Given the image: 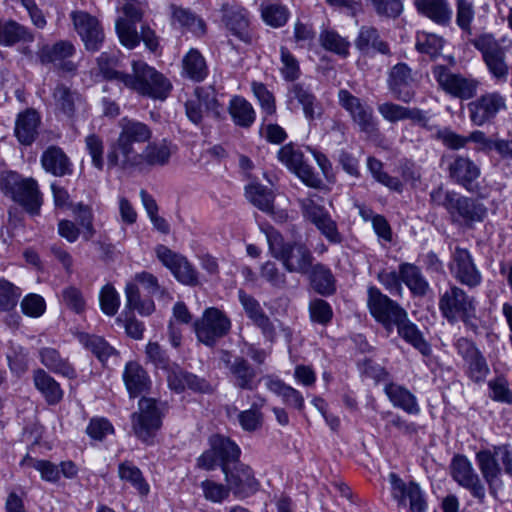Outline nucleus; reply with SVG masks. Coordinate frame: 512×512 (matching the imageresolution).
Instances as JSON below:
<instances>
[{"label":"nucleus","instance_id":"nucleus-1","mask_svg":"<svg viewBox=\"0 0 512 512\" xmlns=\"http://www.w3.org/2000/svg\"><path fill=\"white\" fill-rule=\"evenodd\" d=\"M431 200L443 207L453 225L465 229H473L477 223H482L488 217V208L476 198L461 194L455 190L442 188L430 193Z\"/></svg>","mask_w":512,"mask_h":512},{"label":"nucleus","instance_id":"nucleus-2","mask_svg":"<svg viewBox=\"0 0 512 512\" xmlns=\"http://www.w3.org/2000/svg\"><path fill=\"white\" fill-rule=\"evenodd\" d=\"M167 403L160 398L142 396L138 399L137 410L130 415L134 437L147 447L156 444V438L164 425Z\"/></svg>","mask_w":512,"mask_h":512},{"label":"nucleus","instance_id":"nucleus-3","mask_svg":"<svg viewBox=\"0 0 512 512\" xmlns=\"http://www.w3.org/2000/svg\"><path fill=\"white\" fill-rule=\"evenodd\" d=\"M439 312L443 319L450 325L462 323L467 330L476 332L477 325V301L464 289L450 285L438 300Z\"/></svg>","mask_w":512,"mask_h":512},{"label":"nucleus","instance_id":"nucleus-4","mask_svg":"<svg viewBox=\"0 0 512 512\" xmlns=\"http://www.w3.org/2000/svg\"><path fill=\"white\" fill-rule=\"evenodd\" d=\"M131 68L124 87L153 100L164 101L169 97L173 85L162 72L143 60H133Z\"/></svg>","mask_w":512,"mask_h":512},{"label":"nucleus","instance_id":"nucleus-5","mask_svg":"<svg viewBox=\"0 0 512 512\" xmlns=\"http://www.w3.org/2000/svg\"><path fill=\"white\" fill-rule=\"evenodd\" d=\"M242 449L230 436L214 432L207 438V448L196 458L195 468L212 472L217 469L223 473L241 460Z\"/></svg>","mask_w":512,"mask_h":512},{"label":"nucleus","instance_id":"nucleus-6","mask_svg":"<svg viewBox=\"0 0 512 512\" xmlns=\"http://www.w3.org/2000/svg\"><path fill=\"white\" fill-rule=\"evenodd\" d=\"M469 43L481 53L482 60L492 79L506 82L509 66L506 62V52L492 33H481L469 40Z\"/></svg>","mask_w":512,"mask_h":512},{"label":"nucleus","instance_id":"nucleus-7","mask_svg":"<svg viewBox=\"0 0 512 512\" xmlns=\"http://www.w3.org/2000/svg\"><path fill=\"white\" fill-rule=\"evenodd\" d=\"M338 103L349 114L361 133L369 137L379 135V120L373 108L347 89L338 91Z\"/></svg>","mask_w":512,"mask_h":512},{"label":"nucleus","instance_id":"nucleus-8","mask_svg":"<svg viewBox=\"0 0 512 512\" xmlns=\"http://www.w3.org/2000/svg\"><path fill=\"white\" fill-rule=\"evenodd\" d=\"M367 294V307L370 315L387 331H392L394 324L405 317L406 310L397 301L382 293L375 285L368 287Z\"/></svg>","mask_w":512,"mask_h":512},{"label":"nucleus","instance_id":"nucleus-9","mask_svg":"<svg viewBox=\"0 0 512 512\" xmlns=\"http://www.w3.org/2000/svg\"><path fill=\"white\" fill-rule=\"evenodd\" d=\"M454 348L463 360L464 375L474 384H484L491 371L476 343L470 338L459 337L454 342Z\"/></svg>","mask_w":512,"mask_h":512},{"label":"nucleus","instance_id":"nucleus-10","mask_svg":"<svg viewBox=\"0 0 512 512\" xmlns=\"http://www.w3.org/2000/svg\"><path fill=\"white\" fill-rule=\"evenodd\" d=\"M155 255L177 282L182 285L195 287L200 284L199 272L188 258L164 244L155 247Z\"/></svg>","mask_w":512,"mask_h":512},{"label":"nucleus","instance_id":"nucleus-11","mask_svg":"<svg viewBox=\"0 0 512 512\" xmlns=\"http://www.w3.org/2000/svg\"><path fill=\"white\" fill-rule=\"evenodd\" d=\"M431 72L439 87L450 96L460 100H470L476 96L479 86L477 79L453 73L443 64L433 65Z\"/></svg>","mask_w":512,"mask_h":512},{"label":"nucleus","instance_id":"nucleus-12","mask_svg":"<svg viewBox=\"0 0 512 512\" xmlns=\"http://www.w3.org/2000/svg\"><path fill=\"white\" fill-rule=\"evenodd\" d=\"M20 467H32L39 472L42 481L58 484L61 479L73 481L79 477L80 468L78 464L71 460H61L54 463L47 459H36L29 453H26L19 462Z\"/></svg>","mask_w":512,"mask_h":512},{"label":"nucleus","instance_id":"nucleus-13","mask_svg":"<svg viewBox=\"0 0 512 512\" xmlns=\"http://www.w3.org/2000/svg\"><path fill=\"white\" fill-rule=\"evenodd\" d=\"M390 493L399 508L406 507L409 503L410 512H427L428 502L425 491L415 480L405 482L396 472L388 474Z\"/></svg>","mask_w":512,"mask_h":512},{"label":"nucleus","instance_id":"nucleus-14","mask_svg":"<svg viewBox=\"0 0 512 512\" xmlns=\"http://www.w3.org/2000/svg\"><path fill=\"white\" fill-rule=\"evenodd\" d=\"M231 494L236 500L245 501L261 490V482L255 470L241 460L223 472Z\"/></svg>","mask_w":512,"mask_h":512},{"label":"nucleus","instance_id":"nucleus-15","mask_svg":"<svg viewBox=\"0 0 512 512\" xmlns=\"http://www.w3.org/2000/svg\"><path fill=\"white\" fill-rule=\"evenodd\" d=\"M473 126L493 124L500 112L507 110V98L499 91L485 92L467 104Z\"/></svg>","mask_w":512,"mask_h":512},{"label":"nucleus","instance_id":"nucleus-16","mask_svg":"<svg viewBox=\"0 0 512 512\" xmlns=\"http://www.w3.org/2000/svg\"><path fill=\"white\" fill-rule=\"evenodd\" d=\"M74 30L89 53L99 52L104 44L105 33L100 20L84 10H73L70 13Z\"/></svg>","mask_w":512,"mask_h":512},{"label":"nucleus","instance_id":"nucleus-17","mask_svg":"<svg viewBox=\"0 0 512 512\" xmlns=\"http://www.w3.org/2000/svg\"><path fill=\"white\" fill-rule=\"evenodd\" d=\"M152 132L149 126L143 122L136 120H129L122 126L119 133V145L122 149L124 167H136L140 164L142 154H139L134 149V143H143L149 141Z\"/></svg>","mask_w":512,"mask_h":512},{"label":"nucleus","instance_id":"nucleus-18","mask_svg":"<svg viewBox=\"0 0 512 512\" xmlns=\"http://www.w3.org/2000/svg\"><path fill=\"white\" fill-rule=\"evenodd\" d=\"M194 329L198 341L212 347L218 339L229 333L231 320L223 311L211 307L205 310L201 321L195 322Z\"/></svg>","mask_w":512,"mask_h":512},{"label":"nucleus","instance_id":"nucleus-19","mask_svg":"<svg viewBox=\"0 0 512 512\" xmlns=\"http://www.w3.org/2000/svg\"><path fill=\"white\" fill-rule=\"evenodd\" d=\"M76 55V47L70 40H58L53 44L42 45L37 57L42 65L52 64L62 74L74 75L77 64L71 60Z\"/></svg>","mask_w":512,"mask_h":512},{"label":"nucleus","instance_id":"nucleus-20","mask_svg":"<svg viewBox=\"0 0 512 512\" xmlns=\"http://www.w3.org/2000/svg\"><path fill=\"white\" fill-rule=\"evenodd\" d=\"M288 108H301L308 121H314L323 114L322 103L319 101L310 86L301 82L292 83L286 94Z\"/></svg>","mask_w":512,"mask_h":512},{"label":"nucleus","instance_id":"nucleus-21","mask_svg":"<svg viewBox=\"0 0 512 512\" xmlns=\"http://www.w3.org/2000/svg\"><path fill=\"white\" fill-rule=\"evenodd\" d=\"M451 476L461 487L470 491L471 495L482 502L486 491L478 475L474 472L472 463L464 454H455L450 463Z\"/></svg>","mask_w":512,"mask_h":512},{"label":"nucleus","instance_id":"nucleus-22","mask_svg":"<svg viewBox=\"0 0 512 512\" xmlns=\"http://www.w3.org/2000/svg\"><path fill=\"white\" fill-rule=\"evenodd\" d=\"M367 169L372 178L380 185L386 187L389 191L397 194L404 192V181L416 180L417 175L413 165L404 164L401 166V178L391 176L384 170V163L375 156L367 157Z\"/></svg>","mask_w":512,"mask_h":512},{"label":"nucleus","instance_id":"nucleus-23","mask_svg":"<svg viewBox=\"0 0 512 512\" xmlns=\"http://www.w3.org/2000/svg\"><path fill=\"white\" fill-rule=\"evenodd\" d=\"M237 294L247 318L261 331L265 341L274 343L277 338L275 325L262 309L260 302L244 289H239Z\"/></svg>","mask_w":512,"mask_h":512},{"label":"nucleus","instance_id":"nucleus-24","mask_svg":"<svg viewBox=\"0 0 512 512\" xmlns=\"http://www.w3.org/2000/svg\"><path fill=\"white\" fill-rule=\"evenodd\" d=\"M447 175L452 184L473 192L478 187L481 169L470 157L457 154L448 164Z\"/></svg>","mask_w":512,"mask_h":512},{"label":"nucleus","instance_id":"nucleus-25","mask_svg":"<svg viewBox=\"0 0 512 512\" xmlns=\"http://www.w3.org/2000/svg\"><path fill=\"white\" fill-rule=\"evenodd\" d=\"M122 381L130 399L147 396L151 393L153 382L147 369L137 360L125 363Z\"/></svg>","mask_w":512,"mask_h":512},{"label":"nucleus","instance_id":"nucleus-26","mask_svg":"<svg viewBox=\"0 0 512 512\" xmlns=\"http://www.w3.org/2000/svg\"><path fill=\"white\" fill-rule=\"evenodd\" d=\"M387 86L395 99L410 103L416 95L412 69L406 62H398L388 72Z\"/></svg>","mask_w":512,"mask_h":512},{"label":"nucleus","instance_id":"nucleus-27","mask_svg":"<svg viewBox=\"0 0 512 512\" xmlns=\"http://www.w3.org/2000/svg\"><path fill=\"white\" fill-rule=\"evenodd\" d=\"M452 259L455 264V277L461 284L470 288L481 284V272L477 268L469 249L457 246Z\"/></svg>","mask_w":512,"mask_h":512},{"label":"nucleus","instance_id":"nucleus-28","mask_svg":"<svg viewBox=\"0 0 512 512\" xmlns=\"http://www.w3.org/2000/svg\"><path fill=\"white\" fill-rule=\"evenodd\" d=\"M378 112L390 123L408 119L423 129H430L427 112L418 107L410 108L393 102H384L378 106Z\"/></svg>","mask_w":512,"mask_h":512},{"label":"nucleus","instance_id":"nucleus-29","mask_svg":"<svg viewBox=\"0 0 512 512\" xmlns=\"http://www.w3.org/2000/svg\"><path fill=\"white\" fill-rule=\"evenodd\" d=\"M41 115L34 108L19 112L15 119L14 136L22 146H31L39 136Z\"/></svg>","mask_w":512,"mask_h":512},{"label":"nucleus","instance_id":"nucleus-30","mask_svg":"<svg viewBox=\"0 0 512 512\" xmlns=\"http://www.w3.org/2000/svg\"><path fill=\"white\" fill-rule=\"evenodd\" d=\"M355 47L363 56L374 57L376 54L391 56L390 44L384 40L374 26L363 25L354 41Z\"/></svg>","mask_w":512,"mask_h":512},{"label":"nucleus","instance_id":"nucleus-31","mask_svg":"<svg viewBox=\"0 0 512 512\" xmlns=\"http://www.w3.org/2000/svg\"><path fill=\"white\" fill-rule=\"evenodd\" d=\"M496 455L497 451L492 452L490 449H481L475 455L476 463L488 485L491 496H496L497 488L503 486L502 469Z\"/></svg>","mask_w":512,"mask_h":512},{"label":"nucleus","instance_id":"nucleus-32","mask_svg":"<svg viewBox=\"0 0 512 512\" xmlns=\"http://www.w3.org/2000/svg\"><path fill=\"white\" fill-rule=\"evenodd\" d=\"M310 288L322 297H330L337 291L336 279L330 267L321 262H316L306 273Z\"/></svg>","mask_w":512,"mask_h":512},{"label":"nucleus","instance_id":"nucleus-33","mask_svg":"<svg viewBox=\"0 0 512 512\" xmlns=\"http://www.w3.org/2000/svg\"><path fill=\"white\" fill-rule=\"evenodd\" d=\"M223 22L229 34L238 41L250 45L253 33L250 27L248 11L245 8L230 9L223 15Z\"/></svg>","mask_w":512,"mask_h":512},{"label":"nucleus","instance_id":"nucleus-34","mask_svg":"<svg viewBox=\"0 0 512 512\" xmlns=\"http://www.w3.org/2000/svg\"><path fill=\"white\" fill-rule=\"evenodd\" d=\"M384 393L394 408L409 415H418L421 412L416 395L404 385L390 381L385 384Z\"/></svg>","mask_w":512,"mask_h":512},{"label":"nucleus","instance_id":"nucleus-35","mask_svg":"<svg viewBox=\"0 0 512 512\" xmlns=\"http://www.w3.org/2000/svg\"><path fill=\"white\" fill-rule=\"evenodd\" d=\"M33 384L49 406H56L64 399L60 383L42 368L33 371Z\"/></svg>","mask_w":512,"mask_h":512},{"label":"nucleus","instance_id":"nucleus-36","mask_svg":"<svg viewBox=\"0 0 512 512\" xmlns=\"http://www.w3.org/2000/svg\"><path fill=\"white\" fill-rule=\"evenodd\" d=\"M266 388L279 397L285 406L297 411H303L305 409L303 394L293 386L287 384L280 377L268 376L266 379Z\"/></svg>","mask_w":512,"mask_h":512},{"label":"nucleus","instance_id":"nucleus-37","mask_svg":"<svg viewBox=\"0 0 512 512\" xmlns=\"http://www.w3.org/2000/svg\"><path fill=\"white\" fill-rule=\"evenodd\" d=\"M39 359L49 372L58 376H62L69 380H75L78 373L74 365L68 358H63L60 352L51 347L41 348L39 351Z\"/></svg>","mask_w":512,"mask_h":512},{"label":"nucleus","instance_id":"nucleus-38","mask_svg":"<svg viewBox=\"0 0 512 512\" xmlns=\"http://www.w3.org/2000/svg\"><path fill=\"white\" fill-rule=\"evenodd\" d=\"M209 73L206 58L200 50L190 48L182 58V77L194 83H202L207 79Z\"/></svg>","mask_w":512,"mask_h":512},{"label":"nucleus","instance_id":"nucleus-39","mask_svg":"<svg viewBox=\"0 0 512 512\" xmlns=\"http://www.w3.org/2000/svg\"><path fill=\"white\" fill-rule=\"evenodd\" d=\"M77 339L82 347L102 364L105 365L112 356H118L119 351L112 346L103 336L88 332H79Z\"/></svg>","mask_w":512,"mask_h":512},{"label":"nucleus","instance_id":"nucleus-40","mask_svg":"<svg viewBox=\"0 0 512 512\" xmlns=\"http://www.w3.org/2000/svg\"><path fill=\"white\" fill-rule=\"evenodd\" d=\"M18 193L13 198L31 216H38L43 204L42 193L34 178H26V181L18 187Z\"/></svg>","mask_w":512,"mask_h":512},{"label":"nucleus","instance_id":"nucleus-41","mask_svg":"<svg viewBox=\"0 0 512 512\" xmlns=\"http://www.w3.org/2000/svg\"><path fill=\"white\" fill-rule=\"evenodd\" d=\"M229 370L234 378L235 387L247 391H254L258 388L260 379H257V370L244 357H235Z\"/></svg>","mask_w":512,"mask_h":512},{"label":"nucleus","instance_id":"nucleus-42","mask_svg":"<svg viewBox=\"0 0 512 512\" xmlns=\"http://www.w3.org/2000/svg\"><path fill=\"white\" fill-rule=\"evenodd\" d=\"M41 164L46 172L56 177H63L73 173V166L69 157L58 146H50L42 153Z\"/></svg>","mask_w":512,"mask_h":512},{"label":"nucleus","instance_id":"nucleus-43","mask_svg":"<svg viewBox=\"0 0 512 512\" xmlns=\"http://www.w3.org/2000/svg\"><path fill=\"white\" fill-rule=\"evenodd\" d=\"M419 14L437 25L448 26L452 19V9L447 0H415Z\"/></svg>","mask_w":512,"mask_h":512},{"label":"nucleus","instance_id":"nucleus-44","mask_svg":"<svg viewBox=\"0 0 512 512\" xmlns=\"http://www.w3.org/2000/svg\"><path fill=\"white\" fill-rule=\"evenodd\" d=\"M394 327L397 328L398 335L423 356L429 357L432 354L430 343L424 338L418 326L408 318L407 313L401 321L394 324Z\"/></svg>","mask_w":512,"mask_h":512},{"label":"nucleus","instance_id":"nucleus-45","mask_svg":"<svg viewBox=\"0 0 512 512\" xmlns=\"http://www.w3.org/2000/svg\"><path fill=\"white\" fill-rule=\"evenodd\" d=\"M263 23L271 28L284 27L291 18V11L280 0H263L259 7Z\"/></svg>","mask_w":512,"mask_h":512},{"label":"nucleus","instance_id":"nucleus-46","mask_svg":"<svg viewBox=\"0 0 512 512\" xmlns=\"http://www.w3.org/2000/svg\"><path fill=\"white\" fill-rule=\"evenodd\" d=\"M33 32L15 20H0V45L12 47L17 43H31L34 41Z\"/></svg>","mask_w":512,"mask_h":512},{"label":"nucleus","instance_id":"nucleus-47","mask_svg":"<svg viewBox=\"0 0 512 512\" xmlns=\"http://www.w3.org/2000/svg\"><path fill=\"white\" fill-rule=\"evenodd\" d=\"M398 269L402 283L406 285L413 296L423 297L427 294L430 288L429 282L416 264L403 262L399 264Z\"/></svg>","mask_w":512,"mask_h":512},{"label":"nucleus","instance_id":"nucleus-48","mask_svg":"<svg viewBox=\"0 0 512 512\" xmlns=\"http://www.w3.org/2000/svg\"><path fill=\"white\" fill-rule=\"evenodd\" d=\"M227 110L233 123L240 128L248 129L256 121V111L254 107L241 95L231 97Z\"/></svg>","mask_w":512,"mask_h":512},{"label":"nucleus","instance_id":"nucleus-49","mask_svg":"<svg viewBox=\"0 0 512 512\" xmlns=\"http://www.w3.org/2000/svg\"><path fill=\"white\" fill-rule=\"evenodd\" d=\"M117 474L121 481L129 483L140 496L146 497L150 493V485L142 470L131 460H124L118 464Z\"/></svg>","mask_w":512,"mask_h":512},{"label":"nucleus","instance_id":"nucleus-50","mask_svg":"<svg viewBox=\"0 0 512 512\" xmlns=\"http://www.w3.org/2000/svg\"><path fill=\"white\" fill-rule=\"evenodd\" d=\"M315 258L312 251L304 242L296 241L293 246V252L289 253L288 260L284 261L283 266L287 272L304 274L309 268H312Z\"/></svg>","mask_w":512,"mask_h":512},{"label":"nucleus","instance_id":"nucleus-51","mask_svg":"<svg viewBox=\"0 0 512 512\" xmlns=\"http://www.w3.org/2000/svg\"><path fill=\"white\" fill-rule=\"evenodd\" d=\"M263 231L270 254L283 264L285 260H288L289 253L293 252V246L296 241H285L282 233L272 225H268Z\"/></svg>","mask_w":512,"mask_h":512},{"label":"nucleus","instance_id":"nucleus-52","mask_svg":"<svg viewBox=\"0 0 512 512\" xmlns=\"http://www.w3.org/2000/svg\"><path fill=\"white\" fill-rule=\"evenodd\" d=\"M445 45V39L437 34L426 31H417L415 37V49L418 53L428 55L431 60H436Z\"/></svg>","mask_w":512,"mask_h":512},{"label":"nucleus","instance_id":"nucleus-53","mask_svg":"<svg viewBox=\"0 0 512 512\" xmlns=\"http://www.w3.org/2000/svg\"><path fill=\"white\" fill-rule=\"evenodd\" d=\"M249 201L263 212H271L274 207V195L271 189L261 183H249L245 187Z\"/></svg>","mask_w":512,"mask_h":512},{"label":"nucleus","instance_id":"nucleus-54","mask_svg":"<svg viewBox=\"0 0 512 512\" xmlns=\"http://www.w3.org/2000/svg\"><path fill=\"white\" fill-rule=\"evenodd\" d=\"M319 42L324 50L342 58H347L350 55V42L343 38L336 30H322L319 34Z\"/></svg>","mask_w":512,"mask_h":512},{"label":"nucleus","instance_id":"nucleus-55","mask_svg":"<svg viewBox=\"0 0 512 512\" xmlns=\"http://www.w3.org/2000/svg\"><path fill=\"white\" fill-rule=\"evenodd\" d=\"M98 69L104 80L116 81L124 85L128 73L118 71L115 67L118 65V58L108 52H102L96 59Z\"/></svg>","mask_w":512,"mask_h":512},{"label":"nucleus","instance_id":"nucleus-56","mask_svg":"<svg viewBox=\"0 0 512 512\" xmlns=\"http://www.w3.org/2000/svg\"><path fill=\"white\" fill-rule=\"evenodd\" d=\"M252 92L257 99L262 114L265 115L263 121L267 117H277L276 98L274 94L262 82L253 81L251 84Z\"/></svg>","mask_w":512,"mask_h":512},{"label":"nucleus","instance_id":"nucleus-57","mask_svg":"<svg viewBox=\"0 0 512 512\" xmlns=\"http://www.w3.org/2000/svg\"><path fill=\"white\" fill-rule=\"evenodd\" d=\"M85 433L90 439L102 442L108 436L115 435L116 430L113 423L107 417L93 416L89 419Z\"/></svg>","mask_w":512,"mask_h":512},{"label":"nucleus","instance_id":"nucleus-58","mask_svg":"<svg viewBox=\"0 0 512 512\" xmlns=\"http://www.w3.org/2000/svg\"><path fill=\"white\" fill-rule=\"evenodd\" d=\"M20 296L19 287L5 277H0V313L14 311Z\"/></svg>","mask_w":512,"mask_h":512},{"label":"nucleus","instance_id":"nucleus-59","mask_svg":"<svg viewBox=\"0 0 512 512\" xmlns=\"http://www.w3.org/2000/svg\"><path fill=\"white\" fill-rule=\"evenodd\" d=\"M279 52L282 63L280 68L282 78L287 82L296 83L301 76V67L298 59L286 46H281Z\"/></svg>","mask_w":512,"mask_h":512},{"label":"nucleus","instance_id":"nucleus-60","mask_svg":"<svg viewBox=\"0 0 512 512\" xmlns=\"http://www.w3.org/2000/svg\"><path fill=\"white\" fill-rule=\"evenodd\" d=\"M309 318L312 323L327 326L331 323L334 312L330 303L322 298L310 300L308 305Z\"/></svg>","mask_w":512,"mask_h":512},{"label":"nucleus","instance_id":"nucleus-61","mask_svg":"<svg viewBox=\"0 0 512 512\" xmlns=\"http://www.w3.org/2000/svg\"><path fill=\"white\" fill-rule=\"evenodd\" d=\"M203 497L211 502L221 504L226 501L231 492L228 483L225 484L217 482L212 479H205L200 483Z\"/></svg>","mask_w":512,"mask_h":512},{"label":"nucleus","instance_id":"nucleus-62","mask_svg":"<svg viewBox=\"0 0 512 512\" xmlns=\"http://www.w3.org/2000/svg\"><path fill=\"white\" fill-rule=\"evenodd\" d=\"M85 151L91 157V165L98 171H103L104 162V141L96 133H90L85 137Z\"/></svg>","mask_w":512,"mask_h":512},{"label":"nucleus","instance_id":"nucleus-63","mask_svg":"<svg viewBox=\"0 0 512 512\" xmlns=\"http://www.w3.org/2000/svg\"><path fill=\"white\" fill-rule=\"evenodd\" d=\"M115 30L122 46L130 50L139 46L140 33L137 31L135 23L119 19L115 25Z\"/></svg>","mask_w":512,"mask_h":512},{"label":"nucleus","instance_id":"nucleus-64","mask_svg":"<svg viewBox=\"0 0 512 512\" xmlns=\"http://www.w3.org/2000/svg\"><path fill=\"white\" fill-rule=\"evenodd\" d=\"M7 365L12 374L22 376L28 370L29 353L26 348L21 345L12 347L7 353Z\"/></svg>","mask_w":512,"mask_h":512}]
</instances>
